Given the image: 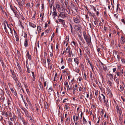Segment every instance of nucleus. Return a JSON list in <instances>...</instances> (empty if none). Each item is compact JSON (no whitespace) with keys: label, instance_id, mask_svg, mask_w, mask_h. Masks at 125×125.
Wrapping results in <instances>:
<instances>
[{"label":"nucleus","instance_id":"2f4dec72","mask_svg":"<svg viewBox=\"0 0 125 125\" xmlns=\"http://www.w3.org/2000/svg\"><path fill=\"white\" fill-rule=\"evenodd\" d=\"M124 89V88L123 86H121V85L120 86V90H119L120 92H121L123 91V90Z\"/></svg>","mask_w":125,"mask_h":125},{"label":"nucleus","instance_id":"4be33fe9","mask_svg":"<svg viewBox=\"0 0 125 125\" xmlns=\"http://www.w3.org/2000/svg\"><path fill=\"white\" fill-rule=\"evenodd\" d=\"M107 91L108 94L110 95V96H111L112 95V94L110 89L109 88H107Z\"/></svg>","mask_w":125,"mask_h":125},{"label":"nucleus","instance_id":"f704fd0d","mask_svg":"<svg viewBox=\"0 0 125 125\" xmlns=\"http://www.w3.org/2000/svg\"><path fill=\"white\" fill-rule=\"evenodd\" d=\"M109 76L110 77V79L111 80H112L113 79V76L112 74H110L109 75Z\"/></svg>","mask_w":125,"mask_h":125},{"label":"nucleus","instance_id":"c756f323","mask_svg":"<svg viewBox=\"0 0 125 125\" xmlns=\"http://www.w3.org/2000/svg\"><path fill=\"white\" fill-rule=\"evenodd\" d=\"M23 35L25 38L26 39L27 37V35L26 33L25 32H24V33H23L22 35V36H23Z\"/></svg>","mask_w":125,"mask_h":125},{"label":"nucleus","instance_id":"72a5a7b5","mask_svg":"<svg viewBox=\"0 0 125 125\" xmlns=\"http://www.w3.org/2000/svg\"><path fill=\"white\" fill-rule=\"evenodd\" d=\"M87 122V121L86 120L84 117H83V124H85Z\"/></svg>","mask_w":125,"mask_h":125},{"label":"nucleus","instance_id":"f257e3e1","mask_svg":"<svg viewBox=\"0 0 125 125\" xmlns=\"http://www.w3.org/2000/svg\"><path fill=\"white\" fill-rule=\"evenodd\" d=\"M101 98H103V99L104 100V103L107 101V99L106 100V99L105 98V96L104 95L102 94H101L100 95H99L98 98L99 100L101 103H102V100L101 99Z\"/></svg>","mask_w":125,"mask_h":125},{"label":"nucleus","instance_id":"680f3d73","mask_svg":"<svg viewBox=\"0 0 125 125\" xmlns=\"http://www.w3.org/2000/svg\"><path fill=\"white\" fill-rule=\"evenodd\" d=\"M18 4L19 5V6L21 7L22 6V5L21 4V2H18Z\"/></svg>","mask_w":125,"mask_h":125},{"label":"nucleus","instance_id":"052dcab7","mask_svg":"<svg viewBox=\"0 0 125 125\" xmlns=\"http://www.w3.org/2000/svg\"><path fill=\"white\" fill-rule=\"evenodd\" d=\"M74 85H73V86H71L70 87L69 89L70 90H72L73 88L74 87Z\"/></svg>","mask_w":125,"mask_h":125},{"label":"nucleus","instance_id":"4c0bfd02","mask_svg":"<svg viewBox=\"0 0 125 125\" xmlns=\"http://www.w3.org/2000/svg\"><path fill=\"white\" fill-rule=\"evenodd\" d=\"M75 27L77 28L76 29V30L77 31H79L80 30V28L78 26L75 25Z\"/></svg>","mask_w":125,"mask_h":125},{"label":"nucleus","instance_id":"bf43d9fd","mask_svg":"<svg viewBox=\"0 0 125 125\" xmlns=\"http://www.w3.org/2000/svg\"><path fill=\"white\" fill-rule=\"evenodd\" d=\"M112 44V45H115V41L113 40H112V42H111Z\"/></svg>","mask_w":125,"mask_h":125},{"label":"nucleus","instance_id":"774afa93","mask_svg":"<svg viewBox=\"0 0 125 125\" xmlns=\"http://www.w3.org/2000/svg\"><path fill=\"white\" fill-rule=\"evenodd\" d=\"M9 124L10 125H13L12 123L10 121H9Z\"/></svg>","mask_w":125,"mask_h":125},{"label":"nucleus","instance_id":"e433bc0d","mask_svg":"<svg viewBox=\"0 0 125 125\" xmlns=\"http://www.w3.org/2000/svg\"><path fill=\"white\" fill-rule=\"evenodd\" d=\"M7 26L8 28V29H9V30H10L11 33L12 34V29H11V28H10L9 27V25L8 24H7Z\"/></svg>","mask_w":125,"mask_h":125},{"label":"nucleus","instance_id":"7c9ffc66","mask_svg":"<svg viewBox=\"0 0 125 125\" xmlns=\"http://www.w3.org/2000/svg\"><path fill=\"white\" fill-rule=\"evenodd\" d=\"M56 8L58 9H59L60 8V6L59 4L57 3H56Z\"/></svg>","mask_w":125,"mask_h":125},{"label":"nucleus","instance_id":"f3484780","mask_svg":"<svg viewBox=\"0 0 125 125\" xmlns=\"http://www.w3.org/2000/svg\"><path fill=\"white\" fill-rule=\"evenodd\" d=\"M28 44V41L27 40V39H26L25 40L24 42V46L25 47H27Z\"/></svg>","mask_w":125,"mask_h":125},{"label":"nucleus","instance_id":"39448f33","mask_svg":"<svg viewBox=\"0 0 125 125\" xmlns=\"http://www.w3.org/2000/svg\"><path fill=\"white\" fill-rule=\"evenodd\" d=\"M70 5L71 8L76 10V12H77L78 10V7L77 5L75 4H74L73 3H72V2H71Z\"/></svg>","mask_w":125,"mask_h":125},{"label":"nucleus","instance_id":"0eeeda50","mask_svg":"<svg viewBox=\"0 0 125 125\" xmlns=\"http://www.w3.org/2000/svg\"><path fill=\"white\" fill-rule=\"evenodd\" d=\"M116 106V109H117V112L118 113L119 115H121V114H122V110L120 108L119 109V107L118 106V105H115Z\"/></svg>","mask_w":125,"mask_h":125},{"label":"nucleus","instance_id":"13d9d810","mask_svg":"<svg viewBox=\"0 0 125 125\" xmlns=\"http://www.w3.org/2000/svg\"><path fill=\"white\" fill-rule=\"evenodd\" d=\"M121 99L124 102L125 101V98L123 97L122 96H121Z\"/></svg>","mask_w":125,"mask_h":125},{"label":"nucleus","instance_id":"9b49d317","mask_svg":"<svg viewBox=\"0 0 125 125\" xmlns=\"http://www.w3.org/2000/svg\"><path fill=\"white\" fill-rule=\"evenodd\" d=\"M67 50H68V53H69V57H71V55L72 54V52H71V51H70V49L69 48V47L67 48L66 49L65 51V52L66 53H68V52H67Z\"/></svg>","mask_w":125,"mask_h":125},{"label":"nucleus","instance_id":"8fccbe9b","mask_svg":"<svg viewBox=\"0 0 125 125\" xmlns=\"http://www.w3.org/2000/svg\"><path fill=\"white\" fill-rule=\"evenodd\" d=\"M68 1H65L64 2L65 5L67 6L68 5Z\"/></svg>","mask_w":125,"mask_h":125},{"label":"nucleus","instance_id":"7ed1b4c3","mask_svg":"<svg viewBox=\"0 0 125 125\" xmlns=\"http://www.w3.org/2000/svg\"><path fill=\"white\" fill-rule=\"evenodd\" d=\"M10 71L13 76L12 77L14 79V80L15 81H16L17 80H18L16 78V74L15 73H14L13 70L12 69H10Z\"/></svg>","mask_w":125,"mask_h":125},{"label":"nucleus","instance_id":"0e129e2a","mask_svg":"<svg viewBox=\"0 0 125 125\" xmlns=\"http://www.w3.org/2000/svg\"><path fill=\"white\" fill-rule=\"evenodd\" d=\"M116 68H114L113 69V72H115L116 70Z\"/></svg>","mask_w":125,"mask_h":125},{"label":"nucleus","instance_id":"f03ea898","mask_svg":"<svg viewBox=\"0 0 125 125\" xmlns=\"http://www.w3.org/2000/svg\"><path fill=\"white\" fill-rule=\"evenodd\" d=\"M123 69H121L119 72L118 70L117 71L116 74L117 76H118L119 79L120 76H123Z\"/></svg>","mask_w":125,"mask_h":125},{"label":"nucleus","instance_id":"6ab92c4d","mask_svg":"<svg viewBox=\"0 0 125 125\" xmlns=\"http://www.w3.org/2000/svg\"><path fill=\"white\" fill-rule=\"evenodd\" d=\"M63 9L64 10H65L67 11L68 14H70V9L69 7L67 8V9Z\"/></svg>","mask_w":125,"mask_h":125},{"label":"nucleus","instance_id":"1a4fd4ad","mask_svg":"<svg viewBox=\"0 0 125 125\" xmlns=\"http://www.w3.org/2000/svg\"><path fill=\"white\" fill-rule=\"evenodd\" d=\"M105 105L107 108H109V105H111V101H110L109 102H108V100L107 99V101L104 103Z\"/></svg>","mask_w":125,"mask_h":125},{"label":"nucleus","instance_id":"473e14b6","mask_svg":"<svg viewBox=\"0 0 125 125\" xmlns=\"http://www.w3.org/2000/svg\"><path fill=\"white\" fill-rule=\"evenodd\" d=\"M37 29L38 32L42 30V28L40 26H39L37 27Z\"/></svg>","mask_w":125,"mask_h":125},{"label":"nucleus","instance_id":"a878e982","mask_svg":"<svg viewBox=\"0 0 125 125\" xmlns=\"http://www.w3.org/2000/svg\"><path fill=\"white\" fill-rule=\"evenodd\" d=\"M83 34L84 39H85L86 37H88V36H87V34L85 31H84L83 32Z\"/></svg>","mask_w":125,"mask_h":125},{"label":"nucleus","instance_id":"aec40b11","mask_svg":"<svg viewBox=\"0 0 125 125\" xmlns=\"http://www.w3.org/2000/svg\"><path fill=\"white\" fill-rule=\"evenodd\" d=\"M116 78V76L114 77V80L118 84H119V78H117V79L115 80V78Z\"/></svg>","mask_w":125,"mask_h":125},{"label":"nucleus","instance_id":"c85d7f7f","mask_svg":"<svg viewBox=\"0 0 125 125\" xmlns=\"http://www.w3.org/2000/svg\"><path fill=\"white\" fill-rule=\"evenodd\" d=\"M44 107L45 109H48V108L49 106L47 103H46L44 105Z\"/></svg>","mask_w":125,"mask_h":125},{"label":"nucleus","instance_id":"f8f14e48","mask_svg":"<svg viewBox=\"0 0 125 125\" xmlns=\"http://www.w3.org/2000/svg\"><path fill=\"white\" fill-rule=\"evenodd\" d=\"M79 39L82 42L83 44L85 43V42L83 38L80 35H79Z\"/></svg>","mask_w":125,"mask_h":125},{"label":"nucleus","instance_id":"412c9836","mask_svg":"<svg viewBox=\"0 0 125 125\" xmlns=\"http://www.w3.org/2000/svg\"><path fill=\"white\" fill-rule=\"evenodd\" d=\"M10 90L12 93L14 94L16 97H17V95L16 92H15L13 89H11Z\"/></svg>","mask_w":125,"mask_h":125},{"label":"nucleus","instance_id":"20e7f679","mask_svg":"<svg viewBox=\"0 0 125 125\" xmlns=\"http://www.w3.org/2000/svg\"><path fill=\"white\" fill-rule=\"evenodd\" d=\"M67 14L65 13L64 12H61L59 14L58 17H61L62 18L64 19L67 17Z\"/></svg>","mask_w":125,"mask_h":125},{"label":"nucleus","instance_id":"c03bdc74","mask_svg":"<svg viewBox=\"0 0 125 125\" xmlns=\"http://www.w3.org/2000/svg\"><path fill=\"white\" fill-rule=\"evenodd\" d=\"M26 58L27 59H29V60H31V55L26 56Z\"/></svg>","mask_w":125,"mask_h":125},{"label":"nucleus","instance_id":"864d4df0","mask_svg":"<svg viewBox=\"0 0 125 125\" xmlns=\"http://www.w3.org/2000/svg\"><path fill=\"white\" fill-rule=\"evenodd\" d=\"M121 61L124 64L125 62V60L123 58L121 59Z\"/></svg>","mask_w":125,"mask_h":125},{"label":"nucleus","instance_id":"49530a36","mask_svg":"<svg viewBox=\"0 0 125 125\" xmlns=\"http://www.w3.org/2000/svg\"><path fill=\"white\" fill-rule=\"evenodd\" d=\"M11 113L10 112H8V113H7V117L8 116H10L11 115Z\"/></svg>","mask_w":125,"mask_h":125},{"label":"nucleus","instance_id":"603ef678","mask_svg":"<svg viewBox=\"0 0 125 125\" xmlns=\"http://www.w3.org/2000/svg\"><path fill=\"white\" fill-rule=\"evenodd\" d=\"M98 92L97 91H96L95 93V96H96V98H97V96L98 95Z\"/></svg>","mask_w":125,"mask_h":125},{"label":"nucleus","instance_id":"58836bf2","mask_svg":"<svg viewBox=\"0 0 125 125\" xmlns=\"http://www.w3.org/2000/svg\"><path fill=\"white\" fill-rule=\"evenodd\" d=\"M30 6V4L29 3H27L26 4V7L27 8H29V7Z\"/></svg>","mask_w":125,"mask_h":125},{"label":"nucleus","instance_id":"6e6d98bb","mask_svg":"<svg viewBox=\"0 0 125 125\" xmlns=\"http://www.w3.org/2000/svg\"><path fill=\"white\" fill-rule=\"evenodd\" d=\"M84 77H83L84 79H85V80H86V74L85 73H84Z\"/></svg>","mask_w":125,"mask_h":125},{"label":"nucleus","instance_id":"338daca9","mask_svg":"<svg viewBox=\"0 0 125 125\" xmlns=\"http://www.w3.org/2000/svg\"><path fill=\"white\" fill-rule=\"evenodd\" d=\"M16 41H18L19 40V39L18 37H16Z\"/></svg>","mask_w":125,"mask_h":125},{"label":"nucleus","instance_id":"3c124183","mask_svg":"<svg viewBox=\"0 0 125 125\" xmlns=\"http://www.w3.org/2000/svg\"><path fill=\"white\" fill-rule=\"evenodd\" d=\"M108 83L109 84H110V85L111 86H112V83L110 81V80H108Z\"/></svg>","mask_w":125,"mask_h":125},{"label":"nucleus","instance_id":"69168bd1","mask_svg":"<svg viewBox=\"0 0 125 125\" xmlns=\"http://www.w3.org/2000/svg\"><path fill=\"white\" fill-rule=\"evenodd\" d=\"M117 58L118 59V61H119L120 60V56H119L118 55H117Z\"/></svg>","mask_w":125,"mask_h":125},{"label":"nucleus","instance_id":"dca6fc26","mask_svg":"<svg viewBox=\"0 0 125 125\" xmlns=\"http://www.w3.org/2000/svg\"><path fill=\"white\" fill-rule=\"evenodd\" d=\"M58 20H59V22H61L62 23V24L63 25H65V22L64 20H63L62 19H58Z\"/></svg>","mask_w":125,"mask_h":125},{"label":"nucleus","instance_id":"5701e85b","mask_svg":"<svg viewBox=\"0 0 125 125\" xmlns=\"http://www.w3.org/2000/svg\"><path fill=\"white\" fill-rule=\"evenodd\" d=\"M2 115H4L6 117H7V112H5L4 110L2 111Z\"/></svg>","mask_w":125,"mask_h":125},{"label":"nucleus","instance_id":"cd10ccee","mask_svg":"<svg viewBox=\"0 0 125 125\" xmlns=\"http://www.w3.org/2000/svg\"><path fill=\"white\" fill-rule=\"evenodd\" d=\"M73 71L78 73H79L80 72V71L77 68H75V70H73Z\"/></svg>","mask_w":125,"mask_h":125},{"label":"nucleus","instance_id":"ddd939ff","mask_svg":"<svg viewBox=\"0 0 125 125\" xmlns=\"http://www.w3.org/2000/svg\"><path fill=\"white\" fill-rule=\"evenodd\" d=\"M84 39L85 40L86 42L88 44L89 43H90L91 42L90 38L89 39L88 37Z\"/></svg>","mask_w":125,"mask_h":125},{"label":"nucleus","instance_id":"de8ad7c7","mask_svg":"<svg viewBox=\"0 0 125 125\" xmlns=\"http://www.w3.org/2000/svg\"><path fill=\"white\" fill-rule=\"evenodd\" d=\"M79 49L80 51V55L81 56L82 55V52L81 49L80 48H79Z\"/></svg>","mask_w":125,"mask_h":125},{"label":"nucleus","instance_id":"393cba45","mask_svg":"<svg viewBox=\"0 0 125 125\" xmlns=\"http://www.w3.org/2000/svg\"><path fill=\"white\" fill-rule=\"evenodd\" d=\"M29 25L30 26L32 27L33 28H35L36 27V25L32 23L31 22H29Z\"/></svg>","mask_w":125,"mask_h":125},{"label":"nucleus","instance_id":"a19ab883","mask_svg":"<svg viewBox=\"0 0 125 125\" xmlns=\"http://www.w3.org/2000/svg\"><path fill=\"white\" fill-rule=\"evenodd\" d=\"M10 6L11 10L13 11L14 13H15V12H17L12 7V6L10 5Z\"/></svg>","mask_w":125,"mask_h":125},{"label":"nucleus","instance_id":"2eb2a0df","mask_svg":"<svg viewBox=\"0 0 125 125\" xmlns=\"http://www.w3.org/2000/svg\"><path fill=\"white\" fill-rule=\"evenodd\" d=\"M39 86L40 87V89L42 91H43V85L41 82H39Z\"/></svg>","mask_w":125,"mask_h":125},{"label":"nucleus","instance_id":"6e6552de","mask_svg":"<svg viewBox=\"0 0 125 125\" xmlns=\"http://www.w3.org/2000/svg\"><path fill=\"white\" fill-rule=\"evenodd\" d=\"M21 109L25 113V114L27 117H28L29 116V115L28 114V111L24 108H21Z\"/></svg>","mask_w":125,"mask_h":125},{"label":"nucleus","instance_id":"5fc2aeb1","mask_svg":"<svg viewBox=\"0 0 125 125\" xmlns=\"http://www.w3.org/2000/svg\"><path fill=\"white\" fill-rule=\"evenodd\" d=\"M46 60H43V64L44 66V65L45 66L46 65Z\"/></svg>","mask_w":125,"mask_h":125},{"label":"nucleus","instance_id":"a211bd4d","mask_svg":"<svg viewBox=\"0 0 125 125\" xmlns=\"http://www.w3.org/2000/svg\"><path fill=\"white\" fill-rule=\"evenodd\" d=\"M4 28L6 32L9 34V32H8V30L7 28L6 25L5 23L4 24Z\"/></svg>","mask_w":125,"mask_h":125},{"label":"nucleus","instance_id":"37998d69","mask_svg":"<svg viewBox=\"0 0 125 125\" xmlns=\"http://www.w3.org/2000/svg\"><path fill=\"white\" fill-rule=\"evenodd\" d=\"M53 90L52 89V87H50L49 89H48V91L49 92H51Z\"/></svg>","mask_w":125,"mask_h":125},{"label":"nucleus","instance_id":"e2e57ef3","mask_svg":"<svg viewBox=\"0 0 125 125\" xmlns=\"http://www.w3.org/2000/svg\"><path fill=\"white\" fill-rule=\"evenodd\" d=\"M75 2L76 4L77 5H78V3H79V0H75Z\"/></svg>","mask_w":125,"mask_h":125},{"label":"nucleus","instance_id":"ea45409f","mask_svg":"<svg viewBox=\"0 0 125 125\" xmlns=\"http://www.w3.org/2000/svg\"><path fill=\"white\" fill-rule=\"evenodd\" d=\"M53 15H54L55 16H58L57 14L56 11H54L53 12Z\"/></svg>","mask_w":125,"mask_h":125},{"label":"nucleus","instance_id":"b1692460","mask_svg":"<svg viewBox=\"0 0 125 125\" xmlns=\"http://www.w3.org/2000/svg\"><path fill=\"white\" fill-rule=\"evenodd\" d=\"M74 62L76 63L77 65H78L79 63L78 59L77 58H74Z\"/></svg>","mask_w":125,"mask_h":125},{"label":"nucleus","instance_id":"a18cd8bd","mask_svg":"<svg viewBox=\"0 0 125 125\" xmlns=\"http://www.w3.org/2000/svg\"><path fill=\"white\" fill-rule=\"evenodd\" d=\"M26 67L27 68V72H28L29 73H30V72H31V71H30V69L27 66V65L26 66Z\"/></svg>","mask_w":125,"mask_h":125},{"label":"nucleus","instance_id":"4d7b16f0","mask_svg":"<svg viewBox=\"0 0 125 125\" xmlns=\"http://www.w3.org/2000/svg\"><path fill=\"white\" fill-rule=\"evenodd\" d=\"M51 44V49L52 51L53 50V45L52 44V43Z\"/></svg>","mask_w":125,"mask_h":125},{"label":"nucleus","instance_id":"bb28decb","mask_svg":"<svg viewBox=\"0 0 125 125\" xmlns=\"http://www.w3.org/2000/svg\"><path fill=\"white\" fill-rule=\"evenodd\" d=\"M51 31H52V29H51L50 28H48V29L47 30H45V32H46L45 33H48L49 32H51Z\"/></svg>","mask_w":125,"mask_h":125},{"label":"nucleus","instance_id":"09e8293b","mask_svg":"<svg viewBox=\"0 0 125 125\" xmlns=\"http://www.w3.org/2000/svg\"><path fill=\"white\" fill-rule=\"evenodd\" d=\"M119 6V4H117V5L116 12H117L118 11Z\"/></svg>","mask_w":125,"mask_h":125},{"label":"nucleus","instance_id":"9d476101","mask_svg":"<svg viewBox=\"0 0 125 125\" xmlns=\"http://www.w3.org/2000/svg\"><path fill=\"white\" fill-rule=\"evenodd\" d=\"M77 17L76 16L75 17L73 18V19L74 22L76 23H78L80 22V20L77 18Z\"/></svg>","mask_w":125,"mask_h":125},{"label":"nucleus","instance_id":"79ce46f5","mask_svg":"<svg viewBox=\"0 0 125 125\" xmlns=\"http://www.w3.org/2000/svg\"><path fill=\"white\" fill-rule=\"evenodd\" d=\"M88 62L89 63V64H90V66H91V67L92 69V70H93V67L92 66V64L91 63V62H90V61H88Z\"/></svg>","mask_w":125,"mask_h":125},{"label":"nucleus","instance_id":"4468645a","mask_svg":"<svg viewBox=\"0 0 125 125\" xmlns=\"http://www.w3.org/2000/svg\"><path fill=\"white\" fill-rule=\"evenodd\" d=\"M121 40L120 41V43L122 44H123L125 42V39L122 36H121Z\"/></svg>","mask_w":125,"mask_h":125},{"label":"nucleus","instance_id":"423d86ee","mask_svg":"<svg viewBox=\"0 0 125 125\" xmlns=\"http://www.w3.org/2000/svg\"><path fill=\"white\" fill-rule=\"evenodd\" d=\"M100 62L101 63V64H100V67H103V68H102V69H103L104 71H106L107 70V68L106 65L103 63L101 61H100Z\"/></svg>","mask_w":125,"mask_h":125},{"label":"nucleus","instance_id":"c9c22d12","mask_svg":"<svg viewBox=\"0 0 125 125\" xmlns=\"http://www.w3.org/2000/svg\"><path fill=\"white\" fill-rule=\"evenodd\" d=\"M89 13L90 15H91L94 17L95 15L94 13H92L90 12L89 11Z\"/></svg>","mask_w":125,"mask_h":125}]
</instances>
